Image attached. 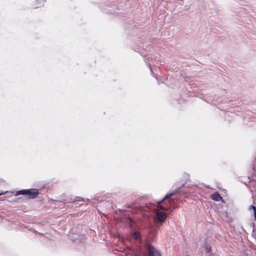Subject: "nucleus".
Wrapping results in <instances>:
<instances>
[{
    "mask_svg": "<svg viewBox=\"0 0 256 256\" xmlns=\"http://www.w3.org/2000/svg\"><path fill=\"white\" fill-rule=\"evenodd\" d=\"M211 198L214 200H215L216 202L221 200L222 202H224V200H223L222 198L220 196V195L218 192H215L212 194Z\"/></svg>",
    "mask_w": 256,
    "mask_h": 256,
    "instance_id": "423d86ee",
    "label": "nucleus"
},
{
    "mask_svg": "<svg viewBox=\"0 0 256 256\" xmlns=\"http://www.w3.org/2000/svg\"><path fill=\"white\" fill-rule=\"evenodd\" d=\"M131 236L134 238L136 240H139L140 238V233L138 231L132 233Z\"/></svg>",
    "mask_w": 256,
    "mask_h": 256,
    "instance_id": "0eeeda50",
    "label": "nucleus"
},
{
    "mask_svg": "<svg viewBox=\"0 0 256 256\" xmlns=\"http://www.w3.org/2000/svg\"><path fill=\"white\" fill-rule=\"evenodd\" d=\"M254 219L256 220V212H254Z\"/></svg>",
    "mask_w": 256,
    "mask_h": 256,
    "instance_id": "f8f14e48",
    "label": "nucleus"
},
{
    "mask_svg": "<svg viewBox=\"0 0 256 256\" xmlns=\"http://www.w3.org/2000/svg\"><path fill=\"white\" fill-rule=\"evenodd\" d=\"M166 215L164 212L160 210H157L155 214V220H156L162 222L166 218Z\"/></svg>",
    "mask_w": 256,
    "mask_h": 256,
    "instance_id": "7ed1b4c3",
    "label": "nucleus"
},
{
    "mask_svg": "<svg viewBox=\"0 0 256 256\" xmlns=\"http://www.w3.org/2000/svg\"><path fill=\"white\" fill-rule=\"evenodd\" d=\"M184 186H185V184H183L181 188L184 187Z\"/></svg>",
    "mask_w": 256,
    "mask_h": 256,
    "instance_id": "4468645a",
    "label": "nucleus"
},
{
    "mask_svg": "<svg viewBox=\"0 0 256 256\" xmlns=\"http://www.w3.org/2000/svg\"><path fill=\"white\" fill-rule=\"evenodd\" d=\"M252 169L254 170V174L251 176H248L250 186L254 188H256V158L254 160Z\"/></svg>",
    "mask_w": 256,
    "mask_h": 256,
    "instance_id": "f257e3e1",
    "label": "nucleus"
},
{
    "mask_svg": "<svg viewBox=\"0 0 256 256\" xmlns=\"http://www.w3.org/2000/svg\"><path fill=\"white\" fill-rule=\"evenodd\" d=\"M250 209H252L254 211V213L256 212V206H251L250 207Z\"/></svg>",
    "mask_w": 256,
    "mask_h": 256,
    "instance_id": "9d476101",
    "label": "nucleus"
},
{
    "mask_svg": "<svg viewBox=\"0 0 256 256\" xmlns=\"http://www.w3.org/2000/svg\"><path fill=\"white\" fill-rule=\"evenodd\" d=\"M128 220H129V222H132V220L131 218H128Z\"/></svg>",
    "mask_w": 256,
    "mask_h": 256,
    "instance_id": "ddd939ff",
    "label": "nucleus"
},
{
    "mask_svg": "<svg viewBox=\"0 0 256 256\" xmlns=\"http://www.w3.org/2000/svg\"><path fill=\"white\" fill-rule=\"evenodd\" d=\"M148 256H162L160 252L151 244L147 245Z\"/></svg>",
    "mask_w": 256,
    "mask_h": 256,
    "instance_id": "f03ea898",
    "label": "nucleus"
},
{
    "mask_svg": "<svg viewBox=\"0 0 256 256\" xmlns=\"http://www.w3.org/2000/svg\"><path fill=\"white\" fill-rule=\"evenodd\" d=\"M134 206H132H132L128 205V206H127V208H134Z\"/></svg>",
    "mask_w": 256,
    "mask_h": 256,
    "instance_id": "9b49d317",
    "label": "nucleus"
},
{
    "mask_svg": "<svg viewBox=\"0 0 256 256\" xmlns=\"http://www.w3.org/2000/svg\"><path fill=\"white\" fill-rule=\"evenodd\" d=\"M2 194H3L2 193H0V196L1 195H2Z\"/></svg>",
    "mask_w": 256,
    "mask_h": 256,
    "instance_id": "dca6fc26",
    "label": "nucleus"
},
{
    "mask_svg": "<svg viewBox=\"0 0 256 256\" xmlns=\"http://www.w3.org/2000/svg\"><path fill=\"white\" fill-rule=\"evenodd\" d=\"M148 66H149V68L151 70V68H150V64H148Z\"/></svg>",
    "mask_w": 256,
    "mask_h": 256,
    "instance_id": "2eb2a0df",
    "label": "nucleus"
},
{
    "mask_svg": "<svg viewBox=\"0 0 256 256\" xmlns=\"http://www.w3.org/2000/svg\"><path fill=\"white\" fill-rule=\"evenodd\" d=\"M27 190H20L17 192V196L20 194L26 195Z\"/></svg>",
    "mask_w": 256,
    "mask_h": 256,
    "instance_id": "6e6552de",
    "label": "nucleus"
},
{
    "mask_svg": "<svg viewBox=\"0 0 256 256\" xmlns=\"http://www.w3.org/2000/svg\"><path fill=\"white\" fill-rule=\"evenodd\" d=\"M39 194V192L37 189H28L27 190L26 196L28 198H36Z\"/></svg>",
    "mask_w": 256,
    "mask_h": 256,
    "instance_id": "20e7f679",
    "label": "nucleus"
},
{
    "mask_svg": "<svg viewBox=\"0 0 256 256\" xmlns=\"http://www.w3.org/2000/svg\"><path fill=\"white\" fill-rule=\"evenodd\" d=\"M206 252H208V253L210 252L212 250L211 248L209 246H206Z\"/></svg>",
    "mask_w": 256,
    "mask_h": 256,
    "instance_id": "1a4fd4ad",
    "label": "nucleus"
},
{
    "mask_svg": "<svg viewBox=\"0 0 256 256\" xmlns=\"http://www.w3.org/2000/svg\"><path fill=\"white\" fill-rule=\"evenodd\" d=\"M181 188H179L178 190H176L174 191H172V192L168 194L165 197L161 200L160 202L158 203V206H160V203L164 201L167 198H169L170 197L176 194L177 192H178L180 190Z\"/></svg>",
    "mask_w": 256,
    "mask_h": 256,
    "instance_id": "39448f33",
    "label": "nucleus"
}]
</instances>
